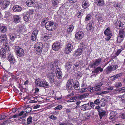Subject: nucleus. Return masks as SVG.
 <instances>
[{
  "instance_id": "20",
  "label": "nucleus",
  "mask_w": 125,
  "mask_h": 125,
  "mask_svg": "<svg viewBox=\"0 0 125 125\" xmlns=\"http://www.w3.org/2000/svg\"><path fill=\"white\" fill-rule=\"evenodd\" d=\"M103 83L104 82L103 81H101L99 83H98L95 86L94 90L95 91H100L101 90V87L103 84Z\"/></svg>"
},
{
  "instance_id": "54",
  "label": "nucleus",
  "mask_w": 125,
  "mask_h": 125,
  "mask_svg": "<svg viewBox=\"0 0 125 125\" xmlns=\"http://www.w3.org/2000/svg\"><path fill=\"white\" fill-rule=\"evenodd\" d=\"M122 85V84L121 83L117 82L115 84V86L116 87H121Z\"/></svg>"
},
{
  "instance_id": "11",
  "label": "nucleus",
  "mask_w": 125,
  "mask_h": 125,
  "mask_svg": "<svg viewBox=\"0 0 125 125\" xmlns=\"http://www.w3.org/2000/svg\"><path fill=\"white\" fill-rule=\"evenodd\" d=\"M55 72L57 78L59 79H61L62 76V74L60 69L59 68H56Z\"/></svg>"
},
{
  "instance_id": "52",
  "label": "nucleus",
  "mask_w": 125,
  "mask_h": 125,
  "mask_svg": "<svg viewBox=\"0 0 125 125\" xmlns=\"http://www.w3.org/2000/svg\"><path fill=\"white\" fill-rule=\"evenodd\" d=\"M62 106L60 105H59L54 108V109L57 110H59L62 109Z\"/></svg>"
},
{
  "instance_id": "43",
  "label": "nucleus",
  "mask_w": 125,
  "mask_h": 125,
  "mask_svg": "<svg viewBox=\"0 0 125 125\" xmlns=\"http://www.w3.org/2000/svg\"><path fill=\"white\" fill-rule=\"evenodd\" d=\"M72 66L71 62H67L66 63L65 68L68 70L70 69Z\"/></svg>"
},
{
  "instance_id": "21",
  "label": "nucleus",
  "mask_w": 125,
  "mask_h": 125,
  "mask_svg": "<svg viewBox=\"0 0 125 125\" xmlns=\"http://www.w3.org/2000/svg\"><path fill=\"white\" fill-rule=\"evenodd\" d=\"M23 19L25 21L27 22L29 21L30 16V14L26 12L23 13Z\"/></svg>"
},
{
  "instance_id": "19",
  "label": "nucleus",
  "mask_w": 125,
  "mask_h": 125,
  "mask_svg": "<svg viewBox=\"0 0 125 125\" xmlns=\"http://www.w3.org/2000/svg\"><path fill=\"white\" fill-rule=\"evenodd\" d=\"M83 53V50L81 48L78 49L74 52V56H79L82 54Z\"/></svg>"
},
{
  "instance_id": "60",
  "label": "nucleus",
  "mask_w": 125,
  "mask_h": 125,
  "mask_svg": "<svg viewBox=\"0 0 125 125\" xmlns=\"http://www.w3.org/2000/svg\"><path fill=\"white\" fill-rule=\"evenodd\" d=\"M7 116L4 115H0V120H3L5 119Z\"/></svg>"
},
{
  "instance_id": "9",
  "label": "nucleus",
  "mask_w": 125,
  "mask_h": 125,
  "mask_svg": "<svg viewBox=\"0 0 125 125\" xmlns=\"http://www.w3.org/2000/svg\"><path fill=\"white\" fill-rule=\"evenodd\" d=\"M61 44L58 41L54 42L52 46V49L55 51H57L61 47Z\"/></svg>"
},
{
  "instance_id": "23",
  "label": "nucleus",
  "mask_w": 125,
  "mask_h": 125,
  "mask_svg": "<svg viewBox=\"0 0 125 125\" xmlns=\"http://www.w3.org/2000/svg\"><path fill=\"white\" fill-rule=\"evenodd\" d=\"M12 9L14 12H17L20 11L22 10V8L19 5H15L13 7Z\"/></svg>"
},
{
  "instance_id": "29",
  "label": "nucleus",
  "mask_w": 125,
  "mask_h": 125,
  "mask_svg": "<svg viewBox=\"0 0 125 125\" xmlns=\"http://www.w3.org/2000/svg\"><path fill=\"white\" fill-rule=\"evenodd\" d=\"M83 8L84 9H86L89 6L88 2L87 0H84L82 3Z\"/></svg>"
},
{
  "instance_id": "3",
  "label": "nucleus",
  "mask_w": 125,
  "mask_h": 125,
  "mask_svg": "<svg viewBox=\"0 0 125 125\" xmlns=\"http://www.w3.org/2000/svg\"><path fill=\"white\" fill-rule=\"evenodd\" d=\"M15 51L18 56L22 57L24 55V53L23 50L19 46H16L15 47Z\"/></svg>"
},
{
  "instance_id": "5",
  "label": "nucleus",
  "mask_w": 125,
  "mask_h": 125,
  "mask_svg": "<svg viewBox=\"0 0 125 125\" xmlns=\"http://www.w3.org/2000/svg\"><path fill=\"white\" fill-rule=\"evenodd\" d=\"M102 61V58H99L92 61V62L90 64L89 66L91 68L99 66Z\"/></svg>"
},
{
  "instance_id": "58",
  "label": "nucleus",
  "mask_w": 125,
  "mask_h": 125,
  "mask_svg": "<svg viewBox=\"0 0 125 125\" xmlns=\"http://www.w3.org/2000/svg\"><path fill=\"white\" fill-rule=\"evenodd\" d=\"M121 101L123 103L125 102V94L121 97Z\"/></svg>"
},
{
  "instance_id": "7",
  "label": "nucleus",
  "mask_w": 125,
  "mask_h": 125,
  "mask_svg": "<svg viewBox=\"0 0 125 125\" xmlns=\"http://www.w3.org/2000/svg\"><path fill=\"white\" fill-rule=\"evenodd\" d=\"M94 70L92 72V73L93 75H96L98 73L100 72H103V68H102L101 66H99L97 67H94Z\"/></svg>"
},
{
  "instance_id": "6",
  "label": "nucleus",
  "mask_w": 125,
  "mask_h": 125,
  "mask_svg": "<svg viewBox=\"0 0 125 125\" xmlns=\"http://www.w3.org/2000/svg\"><path fill=\"white\" fill-rule=\"evenodd\" d=\"M54 22L52 21H49L45 23V27L47 30L50 31L53 30V26L54 25Z\"/></svg>"
},
{
  "instance_id": "30",
  "label": "nucleus",
  "mask_w": 125,
  "mask_h": 125,
  "mask_svg": "<svg viewBox=\"0 0 125 125\" xmlns=\"http://www.w3.org/2000/svg\"><path fill=\"white\" fill-rule=\"evenodd\" d=\"M3 3L2 4V6L3 7V9H5L8 7L9 5L10 2L9 1L5 0L4 1H3Z\"/></svg>"
},
{
  "instance_id": "61",
  "label": "nucleus",
  "mask_w": 125,
  "mask_h": 125,
  "mask_svg": "<svg viewBox=\"0 0 125 125\" xmlns=\"http://www.w3.org/2000/svg\"><path fill=\"white\" fill-rule=\"evenodd\" d=\"M111 66H112L113 71H115V70H116L118 68V66L116 65H114Z\"/></svg>"
},
{
  "instance_id": "55",
  "label": "nucleus",
  "mask_w": 125,
  "mask_h": 125,
  "mask_svg": "<svg viewBox=\"0 0 125 125\" xmlns=\"http://www.w3.org/2000/svg\"><path fill=\"white\" fill-rule=\"evenodd\" d=\"M37 37V36H36L35 35H31V39L33 41H35Z\"/></svg>"
},
{
  "instance_id": "32",
  "label": "nucleus",
  "mask_w": 125,
  "mask_h": 125,
  "mask_svg": "<svg viewBox=\"0 0 125 125\" xmlns=\"http://www.w3.org/2000/svg\"><path fill=\"white\" fill-rule=\"evenodd\" d=\"M14 22L16 23H17L20 22V19L19 17L17 15H15L14 16Z\"/></svg>"
},
{
  "instance_id": "17",
  "label": "nucleus",
  "mask_w": 125,
  "mask_h": 125,
  "mask_svg": "<svg viewBox=\"0 0 125 125\" xmlns=\"http://www.w3.org/2000/svg\"><path fill=\"white\" fill-rule=\"evenodd\" d=\"M8 60L11 64H13L15 63L16 61L14 56L11 54H10L8 56Z\"/></svg>"
},
{
  "instance_id": "8",
  "label": "nucleus",
  "mask_w": 125,
  "mask_h": 125,
  "mask_svg": "<svg viewBox=\"0 0 125 125\" xmlns=\"http://www.w3.org/2000/svg\"><path fill=\"white\" fill-rule=\"evenodd\" d=\"M73 82V80L72 79H69L66 85V87L68 90L69 92V91L72 90L73 89L72 84Z\"/></svg>"
},
{
  "instance_id": "42",
  "label": "nucleus",
  "mask_w": 125,
  "mask_h": 125,
  "mask_svg": "<svg viewBox=\"0 0 125 125\" xmlns=\"http://www.w3.org/2000/svg\"><path fill=\"white\" fill-rule=\"evenodd\" d=\"M74 29V27L72 25H69L68 28L67 29V31L68 32H71L73 31Z\"/></svg>"
},
{
  "instance_id": "26",
  "label": "nucleus",
  "mask_w": 125,
  "mask_h": 125,
  "mask_svg": "<svg viewBox=\"0 0 125 125\" xmlns=\"http://www.w3.org/2000/svg\"><path fill=\"white\" fill-rule=\"evenodd\" d=\"M104 71H105L106 74L110 73L112 71H113L112 66H109L104 70Z\"/></svg>"
},
{
  "instance_id": "39",
  "label": "nucleus",
  "mask_w": 125,
  "mask_h": 125,
  "mask_svg": "<svg viewBox=\"0 0 125 125\" xmlns=\"http://www.w3.org/2000/svg\"><path fill=\"white\" fill-rule=\"evenodd\" d=\"M3 43V48H4L5 50H8L9 48V46L8 43L7 42V41L6 42H5Z\"/></svg>"
},
{
  "instance_id": "45",
  "label": "nucleus",
  "mask_w": 125,
  "mask_h": 125,
  "mask_svg": "<svg viewBox=\"0 0 125 125\" xmlns=\"http://www.w3.org/2000/svg\"><path fill=\"white\" fill-rule=\"evenodd\" d=\"M76 97H74L71 98L70 99L67 100V102H75L76 101Z\"/></svg>"
},
{
  "instance_id": "35",
  "label": "nucleus",
  "mask_w": 125,
  "mask_h": 125,
  "mask_svg": "<svg viewBox=\"0 0 125 125\" xmlns=\"http://www.w3.org/2000/svg\"><path fill=\"white\" fill-rule=\"evenodd\" d=\"M84 11L83 10H81L79 11L76 14V16L78 18H81L83 15Z\"/></svg>"
},
{
  "instance_id": "46",
  "label": "nucleus",
  "mask_w": 125,
  "mask_h": 125,
  "mask_svg": "<svg viewBox=\"0 0 125 125\" xmlns=\"http://www.w3.org/2000/svg\"><path fill=\"white\" fill-rule=\"evenodd\" d=\"M82 75V73L80 71H77L75 73L76 76L78 77H81Z\"/></svg>"
},
{
  "instance_id": "62",
  "label": "nucleus",
  "mask_w": 125,
  "mask_h": 125,
  "mask_svg": "<svg viewBox=\"0 0 125 125\" xmlns=\"http://www.w3.org/2000/svg\"><path fill=\"white\" fill-rule=\"evenodd\" d=\"M122 50L120 49L118 50L117 52L115 53V54L116 56H118L119 54L121 52Z\"/></svg>"
},
{
  "instance_id": "1",
  "label": "nucleus",
  "mask_w": 125,
  "mask_h": 125,
  "mask_svg": "<svg viewBox=\"0 0 125 125\" xmlns=\"http://www.w3.org/2000/svg\"><path fill=\"white\" fill-rule=\"evenodd\" d=\"M35 84L37 86L44 88H47L49 87L48 83L43 80H40L36 81L35 82Z\"/></svg>"
},
{
  "instance_id": "51",
  "label": "nucleus",
  "mask_w": 125,
  "mask_h": 125,
  "mask_svg": "<svg viewBox=\"0 0 125 125\" xmlns=\"http://www.w3.org/2000/svg\"><path fill=\"white\" fill-rule=\"evenodd\" d=\"M52 4L53 5H57L59 3L58 0H52Z\"/></svg>"
},
{
  "instance_id": "22",
  "label": "nucleus",
  "mask_w": 125,
  "mask_h": 125,
  "mask_svg": "<svg viewBox=\"0 0 125 125\" xmlns=\"http://www.w3.org/2000/svg\"><path fill=\"white\" fill-rule=\"evenodd\" d=\"M83 32L82 31H79L77 32L75 35L76 38L78 40L82 39L83 38Z\"/></svg>"
},
{
  "instance_id": "24",
  "label": "nucleus",
  "mask_w": 125,
  "mask_h": 125,
  "mask_svg": "<svg viewBox=\"0 0 125 125\" xmlns=\"http://www.w3.org/2000/svg\"><path fill=\"white\" fill-rule=\"evenodd\" d=\"M9 35L10 40L12 41L13 42L15 39L17 38V35L16 33H12L10 34Z\"/></svg>"
},
{
  "instance_id": "16",
  "label": "nucleus",
  "mask_w": 125,
  "mask_h": 125,
  "mask_svg": "<svg viewBox=\"0 0 125 125\" xmlns=\"http://www.w3.org/2000/svg\"><path fill=\"white\" fill-rule=\"evenodd\" d=\"M6 56V51L3 48H1L0 50V57L2 58H5Z\"/></svg>"
},
{
  "instance_id": "36",
  "label": "nucleus",
  "mask_w": 125,
  "mask_h": 125,
  "mask_svg": "<svg viewBox=\"0 0 125 125\" xmlns=\"http://www.w3.org/2000/svg\"><path fill=\"white\" fill-rule=\"evenodd\" d=\"M122 75V73H120L114 76H112L111 78L112 79V81H114L118 77L121 76Z\"/></svg>"
},
{
  "instance_id": "2",
  "label": "nucleus",
  "mask_w": 125,
  "mask_h": 125,
  "mask_svg": "<svg viewBox=\"0 0 125 125\" xmlns=\"http://www.w3.org/2000/svg\"><path fill=\"white\" fill-rule=\"evenodd\" d=\"M43 45L40 42H37L35 44L34 48L36 50V52L38 54H40L42 52V50Z\"/></svg>"
},
{
  "instance_id": "57",
  "label": "nucleus",
  "mask_w": 125,
  "mask_h": 125,
  "mask_svg": "<svg viewBox=\"0 0 125 125\" xmlns=\"http://www.w3.org/2000/svg\"><path fill=\"white\" fill-rule=\"evenodd\" d=\"M49 118L52 120H56L57 119V117L54 115H51Z\"/></svg>"
},
{
  "instance_id": "33",
  "label": "nucleus",
  "mask_w": 125,
  "mask_h": 125,
  "mask_svg": "<svg viewBox=\"0 0 125 125\" xmlns=\"http://www.w3.org/2000/svg\"><path fill=\"white\" fill-rule=\"evenodd\" d=\"M98 115L99 116V118L100 119H101L103 116H105V115L106 112L104 110H102L99 112Z\"/></svg>"
},
{
  "instance_id": "50",
  "label": "nucleus",
  "mask_w": 125,
  "mask_h": 125,
  "mask_svg": "<svg viewBox=\"0 0 125 125\" xmlns=\"http://www.w3.org/2000/svg\"><path fill=\"white\" fill-rule=\"evenodd\" d=\"M91 15L89 14L87 15L85 18V20L86 21H88L90 20L91 18Z\"/></svg>"
},
{
  "instance_id": "27",
  "label": "nucleus",
  "mask_w": 125,
  "mask_h": 125,
  "mask_svg": "<svg viewBox=\"0 0 125 125\" xmlns=\"http://www.w3.org/2000/svg\"><path fill=\"white\" fill-rule=\"evenodd\" d=\"M104 33L106 36H108V35L112 36V33H111L109 27L107 28L104 31Z\"/></svg>"
},
{
  "instance_id": "44",
  "label": "nucleus",
  "mask_w": 125,
  "mask_h": 125,
  "mask_svg": "<svg viewBox=\"0 0 125 125\" xmlns=\"http://www.w3.org/2000/svg\"><path fill=\"white\" fill-rule=\"evenodd\" d=\"M114 6L116 9L118 10L119 9V8H120V5L119 3H115L114 4Z\"/></svg>"
},
{
  "instance_id": "14",
  "label": "nucleus",
  "mask_w": 125,
  "mask_h": 125,
  "mask_svg": "<svg viewBox=\"0 0 125 125\" xmlns=\"http://www.w3.org/2000/svg\"><path fill=\"white\" fill-rule=\"evenodd\" d=\"M81 109L83 111H86L91 109V107L89 103L84 104L80 107Z\"/></svg>"
},
{
  "instance_id": "28",
  "label": "nucleus",
  "mask_w": 125,
  "mask_h": 125,
  "mask_svg": "<svg viewBox=\"0 0 125 125\" xmlns=\"http://www.w3.org/2000/svg\"><path fill=\"white\" fill-rule=\"evenodd\" d=\"M96 4L99 6H102L104 4V0H96Z\"/></svg>"
},
{
  "instance_id": "59",
  "label": "nucleus",
  "mask_w": 125,
  "mask_h": 125,
  "mask_svg": "<svg viewBox=\"0 0 125 125\" xmlns=\"http://www.w3.org/2000/svg\"><path fill=\"white\" fill-rule=\"evenodd\" d=\"M38 31L34 30L32 32L31 35H35V36H37V35L38 34Z\"/></svg>"
},
{
  "instance_id": "15",
  "label": "nucleus",
  "mask_w": 125,
  "mask_h": 125,
  "mask_svg": "<svg viewBox=\"0 0 125 125\" xmlns=\"http://www.w3.org/2000/svg\"><path fill=\"white\" fill-rule=\"evenodd\" d=\"M83 61H78L75 63L73 66V69L74 70H76V68H78L81 67L83 65Z\"/></svg>"
},
{
  "instance_id": "34",
  "label": "nucleus",
  "mask_w": 125,
  "mask_h": 125,
  "mask_svg": "<svg viewBox=\"0 0 125 125\" xmlns=\"http://www.w3.org/2000/svg\"><path fill=\"white\" fill-rule=\"evenodd\" d=\"M125 29H124L119 30L118 35L124 37L125 36Z\"/></svg>"
},
{
  "instance_id": "31",
  "label": "nucleus",
  "mask_w": 125,
  "mask_h": 125,
  "mask_svg": "<svg viewBox=\"0 0 125 125\" xmlns=\"http://www.w3.org/2000/svg\"><path fill=\"white\" fill-rule=\"evenodd\" d=\"M100 103L101 106L104 107L107 102V101H106L105 98H102L100 100Z\"/></svg>"
},
{
  "instance_id": "49",
  "label": "nucleus",
  "mask_w": 125,
  "mask_h": 125,
  "mask_svg": "<svg viewBox=\"0 0 125 125\" xmlns=\"http://www.w3.org/2000/svg\"><path fill=\"white\" fill-rule=\"evenodd\" d=\"M32 117L31 116H29L27 119V124H28L31 123L32 121Z\"/></svg>"
},
{
  "instance_id": "4",
  "label": "nucleus",
  "mask_w": 125,
  "mask_h": 125,
  "mask_svg": "<svg viewBox=\"0 0 125 125\" xmlns=\"http://www.w3.org/2000/svg\"><path fill=\"white\" fill-rule=\"evenodd\" d=\"M47 78L50 84H52L56 82V77L55 75L52 73H49L47 74Z\"/></svg>"
},
{
  "instance_id": "53",
  "label": "nucleus",
  "mask_w": 125,
  "mask_h": 125,
  "mask_svg": "<svg viewBox=\"0 0 125 125\" xmlns=\"http://www.w3.org/2000/svg\"><path fill=\"white\" fill-rule=\"evenodd\" d=\"M100 103V101L99 99H96L94 101V104L96 105H99Z\"/></svg>"
},
{
  "instance_id": "63",
  "label": "nucleus",
  "mask_w": 125,
  "mask_h": 125,
  "mask_svg": "<svg viewBox=\"0 0 125 125\" xmlns=\"http://www.w3.org/2000/svg\"><path fill=\"white\" fill-rule=\"evenodd\" d=\"M95 109L97 110L98 112H100V111L102 110V109L101 108L99 105L96 106Z\"/></svg>"
},
{
  "instance_id": "13",
  "label": "nucleus",
  "mask_w": 125,
  "mask_h": 125,
  "mask_svg": "<svg viewBox=\"0 0 125 125\" xmlns=\"http://www.w3.org/2000/svg\"><path fill=\"white\" fill-rule=\"evenodd\" d=\"M7 41V35L5 34H0V43L6 42Z\"/></svg>"
},
{
  "instance_id": "37",
  "label": "nucleus",
  "mask_w": 125,
  "mask_h": 125,
  "mask_svg": "<svg viewBox=\"0 0 125 125\" xmlns=\"http://www.w3.org/2000/svg\"><path fill=\"white\" fill-rule=\"evenodd\" d=\"M93 25L94 24L93 23L91 22L88 23L86 27L87 30H90L93 28Z\"/></svg>"
},
{
  "instance_id": "64",
  "label": "nucleus",
  "mask_w": 125,
  "mask_h": 125,
  "mask_svg": "<svg viewBox=\"0 0 125 125\" xmlns=\"http://www.w3.org/2000/svg\"><path fill=\"white\" fill-rule=\"evenodd\" d=\"M85 117H86V119H89L91 115L90 113H86L85 114Z\"/></svg>"
},
{
  "instance_id": "40",
  "label": "nucleus",
  "mask_w": 125,
  "mask_h": 125,
  "mask_svg": "<svg viewBox=\"0 0 125 125\" xmlns=\"http://www.w3.org/2000/svg\"><path fill=\"white\" fill-rule=\"evenodd\" d=\"M17 28L18 29V31H20L22 32L24 30V26L22 24L19 25L17 26Z\"/></svg>"
},
{
  "instance_id": "47",
  "label": "nucleus",
  "mask_w": 125,
  "mask_h": 125,
  "mask_svg": "<svg viewBox=\"0 0 125 125\" xmlns=\"http://www.w3.org/2000/svg\"><path fill=\"white\" fill-rule=\"evenodd\" d=\"M7 30V29L6 26H3L1 30V32L4 33L6 32Z\"/></svg>"
},
{
  "instance_id": "38",
  "label": "nucleus",
  "mask_w": 125,
  "mask_h": 125,
  "mask_svg": "<svg viewBox=\"0 0 125 125\" xmlns=\"http://www.w3.org/2000/svg\"><path fill=\"white\" fill-rule=\"evenodd\" d=\"M34 2L32 0H27L26 2V4L28 6H32L34 5Z\"/></svg>"
},
{
  "instance_id": "56",
  "label": "nucleus",
  "mask_w": 125,
  "mask_h": 125,
  "mask_svg": "<svg viewBox=\"0 0 125 125\" xmlns=\"http://www.w3.org/2000/svg\"><path fill=\"white\" fill-rule=\"evenodd\" d=\"M13 122V121H12V120L8 119L4 122L3 124H6L7 123L9 124L12 122Z\"/></svg>"
},
{
  "instance_id": "18",
  "label": "nucleus",
  "mask_w": 125,
  "mask_h": 125,
  "mask_svg": "<svg viewBox=\"0 0 125 125\" xmlns=\"http://www.w3.org/2000/svg\"><path fill=\"white\" fill-rule=\"evenodd\" d=\"M117 113L116 111H112L111 112L109 115L110 117L109 118L111 120H114L115 119V117L117 115Z\"/></svg>"
},
{
  "instance_id": "10",
  "label": "nucleus",
  "mask_w": 125,
  "mask_h": 125,
  "mask_svg": "<svg viewBox=\"0 0 125 125\" xmlns=\"http://www.w3.org/2000/svg\"><path fill=\"white\" fill-rule=\"evenodd\" d=\"M73 48V45L70 43H68L66 45L65 49V53H69L71 51Z\"/></svg>"
},
{
  "instance_id": "48",
  "label": "nucleus",
  "mask_w": 125,
  "mask_h": 125,
  "mask_svg": "<svg viewBox=\"0 0 125 125\" xmlns=\"http://www.w3.org/2000/svg\"><path fill=\"white\" fill-rule=\"evenodd\" d=\"M24 110L26 113H29L31 111V108L30 107H27Z\"/></svg>"
},
{
  "instance_id": "12",
  "label": "nucleus",
  "mask_w": 125,
  "mask_h": 125,
  "mask_svg": "<svg viewBox=\"0 0 125 125\" xmlns=\"http://www.w3.org/2000/svg\"><path fill=\"white\" fill-rule=\"evenodd\" d=\"M51 37L52 35L51 34H44L42 36L41 40L43 41L46 42Z\"/></svg>"
},
{
  "instance_id": "25",
  "label": "nucleus",
  "mask_w": 125,
  "mask_h": 125,
  "mask_svg": "<svg viewBox=\"0 0 125 125\" xmlns=\"http://www.w3.org/2000/svg\"><path fill=\"white\" fill-rule=\"evenodd\" d=\"M79 82L77 81L76 80L73 82V87L75 90L78 89L79 87Z\"/></svg>"
},
{
  "instance_id": "41",
  "label": "nucleus",
  "mask_w": 125,
  "mask_h": 125,
  "mask_svg": "<svg viewBox=\"0 0 125 125\" xmlns=\"http://www.w3.org/2000/svg\"><path fill=\"white\" fill-rule=\"evenodd\" d=\"M124 38V37L118 35L117 40V42L119 43H121L123 41Z\"/></svg>"
}]
</instances>
